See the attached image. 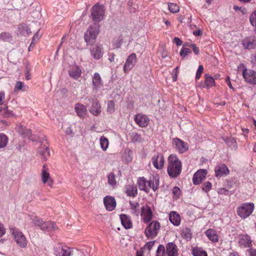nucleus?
I'll use <instances>...</instances> for the list:
<instances>
[{
  "label": "nucleus",
  "mask_w": 256,
  "mask_h": 256,
  "mask_svg": "<svg viewBox=\"0 0 256 256\" xmlns=\"http://www.w3.org/2000/svg\"><path fill=\"white\" fill-rule=\"evenodd\" d=\"M54 250L56 256H70L72 253L70 248L60 244L54 246Z\"/></svg>",
  "instance_id": "nucleus-11"
},
{
  "label": "nucleus",
  "mask_w": 256,
  "mask_h": 256,
  "mask_svg": "<svg viewBox=\"0 0 256 256\" xmlns=\"http://www.w3.org/2000/svg\"><path fill=\"white\" fill-rule=\"evenodd\" d=\"M244 48L251 50L256 48V38L254 36L246 38L242 42Z\"/></svg>",
  "instance_id": "nucleus-18"
},
{
  "label": "nucleus",
  "mask_w": 256,
  "mask_h": 256,
  "mask_svg": "<svg viewBox=\"0 0 256 256\" xmlns=\"http://www.w3.org/2000/svg\"><path fill=\"white\" fill-rule=\"evenodd\" d=\"M120 216L121 223L126 229L132 228V224L129 216L125 214H121Z\"/></svg>",
  "instance_id": "nucleus-25"
},
{
  "label": "nucleus",
  "mask_w": 256,
  "mask_h": 256,
  "mask_svg": "<svg viewBox=\"0 0 256 256\" xmlns=\"http://www.w3.org/2000/svg\"><path fill=\"white\" fill-rule=\"evenodd\" d=\"M174 41L177 46H181L182 44V40L178 37H175L174 39Z\"/></svg>",
  "instance_id": "nucleus-63"
},
{
  "label": "nucleus",
  "mask_w": 256,
  "mask_h": 256,
  "mask_svg": "<svg viewBox=\"0 0 256 256\" xmlns=\"http://www.w3.org/2000/svg\"><path fill=\"white\" fill-rule=\"evenodd\" d=\"M180 188L178 186H174L172 189V194L174 195V198H178L180 197Z\"/></svg>",
  "instance_id": "nucleus-53"
},
{
  "label": "nucleus",
  "mask_w": 256,
  "mask_h": 256,
  "mask_svg": "<svg viewBox=\"0 0 256 256\" xmlns=\"http://www.w3.org/2000/svg\"><path fill=\"white\" fill-rule=\"evenodd\" d=\"M155 244V240L148 242L146 243V244L144 245V247L146 248H147L148 250H150L154 246V244Z\"/></svg>",
  "instance_id": "nucleus-57"
},
{
  "label": "nucleus",
  "mask_w": 256,
  "mask_h": 256,
  "mask_svg": "<svg viewBox=\"0 0 256 256\" xmlns=\"http://www.w3.org/2000/svg\"><path fill=\"white\" fill-rule=\"evenodd\" d=\"M34 224L36 226H38L42 230H46L48 232H52L58 228L56 226L54 222H44L42 218H36L34 220Z\"/></svg>",
  "instance_id": "nucleus-6"
},
{
  "label": "nucleus",
  "mask_w": 256,
  "mask_h": 256,
  "mask_svg": "<svg viewBox=\"0 0 256 256\" xmlns=\"http://www.w3.org/2000/svg\"><path fill=\"white\" fill-rule=\"evenodd\" d=\"M182 170V164L176 154H171L168 158L167 172L172 178H177Z\"/></svg>",
  "instance_id": "nucleus-1"
},
{
  "label": "nucleus",
  "mask_w": 256,
  "mask_h": 256,
  "mask_svg": "<svg viewBox=\"0 0 256 256\" xmlns=\"http://www.w3.org/2000/svg\"><path fill=\"white\" fill-rule=\"evenodd\" d=\"M192 252L193 256H208L206 252L202 248H194Z\"/></svg>",
  "instance_id": "nucleus-36"
},
{
  "label": "nucleus",
  "mask_w": 256,
  "mask_h": 256,
  "mask_svg": "<svg viewBox=\"0 0 256 256\" xmlns=\"http://www.w3.org/2000/svg\"><path fill=\"white\" fill-rule=\"evenodd\" d=\"M86 100L92 105L90 108V112L94 116H99L101 113V106L100 104L96 98H88Z\"/></svg>",
  "instance_id": "nucleus-9"
},
{
  "label": "nucleus",
  "mask_w": 256,
  "mask_h": 256,
  "mask_svg": "<svg viewBox=\"0 0 256 256\" xmlns=\"http://www.w3.org/2000/svg\"><path fill=\"white\" fill-rule=\"evenodd\" d=\"M90 52L94 59L100 60L104 54L102 47L101 45L94 44L90 47Z\"/></svg>",
  "instance_id": "nucleus-14"
},
{
  "label": "nucleus",
  "mask_w": 256,
  "mask_h": 256,
  "mask_svg": "<svg viewBox=\"0 0 256 256\" xmlns=\"http://www.w3.org/2000/svg\"><path fill=\"white\" fill-rule=\"evenodd\" d=\"M100 144L102 150L106 151L108 146V139L104 136H101L100 138Z\"/></svg>",
  "instance_id": "nucleus-42"
},
{
  "label": "nucleus",
  "mask_w": 256,
  "mask_h": 256,
  "mask_svg": "<svg viewBox=\"0 0 256 256\" xmlns=\"http://www.w3.org/2000/svg\"><path fill=\"white\" fill-rule=\"evenodd\" d=\"M250 256H256V250L254 248H251L249 250Z\"/></svg>",
  "instance_id": "nucleus-64"
},
{
  "label": "nucleus",
  "mask_w": 256,
  "mask_h": 256,
  "mask_svg": "<svg viewBox=\"0 0 256 256\" xmlns=\"http://www.w3.org/2000/svg\"><path fill=\"white\" fill-rule=\"evenodd\" d=\"M253 203H244L237 208V213L239 216L242 218H246L249 216L254 210Z\"/></svg>",
  "instance_id": "nucleus-3"
},
{
  "label": "nucleus",
  "mask_w": 256,
  "mask_h": 256,
  "mask_svg": "<svg viewBox=\"0 0 256 256\" xmlns=\"http://www.w3.org/2000/svg\"><path fill=\"white\" fill-rule=\"evenodd\" d=\"M0 40L5 42H9L12 40V36L8 32H2L0 34Z\"/></svg>",
  "instance_id": "nucleus-39"
},
{
  "label": "nucleus",
  "mask_w": 256,
  "mask_h": 256,
  "mask_svg": "<svg viewBox=\"0 0 256 256\" xmlns=\"http://www.w3.org/2000/svg\"><path fill=\"white\" fill-rule=\"evenodd\" d=\"M250 21L252 26H256V10L250 16Z\"/></svg>",
  "instance_id": "nucleus-54"
},
{
  "label": "nucleus",
  "mask_w": 256,
  "mask_h": 256,
  "mask_svg": "<svg viewBox=\"0 0 256 256\" xmlns=\"http://www.w3.org/2000/svg\"><path fill=\"white\" fill-rule=\"evenodd\" d=\"M205 234L212 242H216L218 241V236L214 230L209 228L205 232Z\"/></svg>",
  "instance_id": "nucleus-28"
},
{
  "label": "nucleus",
  "mask_w": 256,
  "mask_h": 256,
  "mask_svg": "<svg viewBox=\"0 0 256 256\" xmlns=\"http://www.w3.org/2000/svg\"><path fill=\"white\" fill-rule=\"evenodd\" d=\"M152 190L154 192H156L158 188V186L160 184V178L158 176H152Z\"/></svg>",
  "instance_id": "nucleus-46"
},
{
  "label": "nucleus",
  "mask_w": 256,
  "mask_h": 256,
  "mask_svg": "<svg viewBox=\"0 0 256 256\" xmlns=\"http://www.w3.org/2000/svg\"><path fill=\"white\" fill-rule=\"evenodd\" d=\"M131 137H132V141L134 142H140L144 140V139L142 137L141 134H138V133L133 132L132 134Z\"/></svg>",
  "instance_id": "nucleus-48"
},
{
  "label": "nucleus",
  "mask_w": 256,
  "mask_h": 256,
  "mask_svg": "<svg viewBox=\"0 0 256 256\" xmlns=\"http://www.w3.org/2000/svg\"><path fill=\"white\" fill-rule=\"evenodd\" d=\"M74 110L79 117L82 118L86 117L87 113L86 106L80 103H77L74 106Z\"/></svg>",
  "instance_id": "nucleus-23"
},
{
  "label": "nucleus",
  "mask_w": 256,
  "mask_h": 256,
  "mask_svg": "<svg viewBox=\"0 0 256 256\" xmlns=\"http://www.w3.org/2000/svg\"><path fill=\"white\" fill-rule=\"evenodd\" d=\"M24 87V84L21 82H16L15 88L18 90H24L23 88Z\"/></svg>",
  "instance_id": "nucleus-58"
},
{
  "label": "nucleus",
  "mask_w": 256,
  "mask_h": 256,
  "mask_svg": "<svg viewBox=\"0 0 256 256\" xmlns=\"http://www.w3.org/2000/svg\"><path fill=\"white\" fill-rule=\"evenodd\" d=\"M203 70H204L203 66L202 65H200L198 66V70L196 71V80H198L200 78L201 74H202V72H203Z\"/></svg>",
  "instance_id": "nucleus-55"
},
{
  "label": "nucleus",
  "mask_w": 256,
  "mask_h": 256,
  "mask_svg": "<svg viewBox=\"0 0 256 256\" xmlns=\"http://www.w3.org/2000/svg\"><path fill=\"white\" fill-rule=\"evenodd\" d=\"M141 216L144 223H149L152 218V212L150 207L148 205L144 206L141 209Z\"/></svg>",
  "instance_id": "nucleus-16"
},
{
  "label": "nucleus",
  "mask_w": 256,
  "mask_h": 256,
  "mask_svg": "<svg viewBox=\"0 0 256 256\" xmlns=\"http://www.w3.org/2000/svg\"><path fill=\"white\" fill-rule=\"evenodd\" d=\"M215 176L217 178L225 176L229 174V170L224 164H219L214 168Z\"/></svg>",
  "instance_id": "nucleus-19"
},
{
  "label": "nucleus",
  "mask_w": 256,
  "mask_h": 256,
  "mask_svg": "<svg viewBox=\"0 0 256 256\" xmlns=\"http://www.w3.org/2000/svg\"><path fill=\"white\" fill-rule=\"evenodd\" d=\"M242 76L246 82L250 84H256V72L244 69L242 70Z\"/></svg>",
  "instance_id": "nucleus-13"
},
{
  "label": "nucleus",
  "mask_w": 256,
  "mask_h": 256,
  "mask_svg": "<svg viewBox=\"0 0 256 256\" xmlns=\"http://www.w3.org/2000/svg\"><path fill=\"white\" fill-rule=\"evenodd\" d=\"M205 84L207 88L214 86L215 84L214 80L213 78L208 74H205Z\"/></svg>",
  "instance_id": "nucleus-38"
},
{
  "label": "nucleus",
  "mask_w": 256,
  "mask_h": 256,
  "mask_svg": "<svg viewBox=\"0 0 256 256\" xmlns=\"http://www.w3.org/2000/svg\"><path fill=\"white\" fill-rule=\"evenodd\" d=\"M207 170L204 169H200L198 170L194 174L192 178V182L194 184L198 185L205 180Z\"/></svg>",
  "instance_id": "nucleus-15"
},
{
  "label": "nucleus",
  "mask_w": 256,
  "mask_h": 256,
  "mask_svg": "<svg viewBox=\"0 0 256 256\" xmlns=\"http://www.w3.org/2000/svg\"><path fill=\"white\" fill-rule=\"evenodd\" d=\"M100 32V24L96 22L90 26L84 34L85 41L88 44L93 42Z\"/></svg>",
  "instance_id": "nucleus-2"
},
{
  "label": "nucleus",
  "mask_w": 256,
  "mask_h": 256,
  "mask_svg": "<svg viewBox=\"0 0 256 256\" xmlns=\"http://www.w3.org/2000/svg\"><path fill=\"white\" fill-rule=\"evenodd\" d=\"M126 193L129 196L135 197L138 194L137 188L134 184H128L126 187Z\"/></svg>",
  "instance_id": "nucleus-32"
},
{
  "label": "nucleus",
  "mask_w": 256,
  "mask_h": 256,
  "mask_svg": "<svg viewBox=\"0 0 256 256\" xmlns=\"http://www.w3.org/2000/svg\"><path fill=\"white\" fill-rule=\"evenodd\" d=\"M172 144L176 150L180 154H183L188 149V144L178 138H174Z\"/></svg>",
  "instance_id": "nucleus-8"
},
{
  "label": "nucleus",
  "mask_w": 256,
  "mask_h": 256,
  "mask_svg": "<svg viewBox=\"0 0 256 256\" xmlns=\"http://www.w3.org/2000/svg\"><path fill=\"white\" fill-rule=\"evenodd\" d=\"M238 244L240 246H242L244 248H250L252 246V240L250 236L248 234L240 235Z\"/></svg>",
  "instance_id": "nucleus-24"
},
{
  "label": "nucleus",
  "mask_w": 256,
  "mask_h": 256,
  "mask_svg": "<svg viewBox=\"0 0 256 256\" xmlns=\"http://www.w3.org/2000/svg\"><path fill=\"white\" fill-rule=\"evenodd\" d=\"M10 230L17 244L20 248H26L27 240L24 234L16 228H10Z\"/></svg>",
  "instance_id": "nucleus-4"
},
{
  "label": "nucleus",
  "mask_w": 256,
  "mask_h": 256,
  "mask_svg": "<svg viewBox=\"0 0 256 256\" xmlns=\"http://www.w3.org/2000/svg\"><path fill=\"white\" fill-rule=\"evenodd\" d=\"M18 32L21 35L26 36L31 33L30 29L25 24H22L18 26Z\"/></svg>",
  "instance_id": "nucleus-35"
},
{
  "label": "nucleus",
  "mask_w": 256,
  "mask_h": 256,
  "mask_svg": "<svg viewBox=\"0 0 256 256\" xmlns=\"http://www.w3.org/2000/svg\"><path fill=\"white\" fill-rule=\"evenodd\" d=\"M69 75L74 78H79L81 74V70L77 66H73L68 71Z\"/></svg>",
  "instance_id": "nucleus-33"
},
{
  "label": "nucleus",
  "mask_w": 256,
  "mask_h": 256,
  "mask_svg": "<svg viewBox=\"0 0 256 256\" xmlns=\"http://www.w3.org/2000/svg\"><path fill=\"white\" fill-rule=\"evenodd\" d=\"M104 203L106 208L108 211H112L114 210L116 205L115 198L112 196H106L104 197Z\"/></svg>",
  "instance_id": "nucleus-21"
},
{
  "label": "nucleus",
  "mask_w": 256,
  "mask_h": 256,
  "mask_svg": "<svg viewBox=\"0 0 256 256\" xmlns=\"http://www.w3.org/2000/svg\"><path fill=\"white\" fill-rule=\"evenodd\" d=\"M168 10L172 13L178 12L180 10L179 6L174 3H168Z\"/></svg>",
  "instance_id": "nucleus-45"
},
{
  "label": "nucleus",
  "mask_w": 256,
  "mask_h": 256,
  "mask_svg": "<svg viewBox=\"0 0 256 256\" xmlns=\"http://www.w3.org/2000/svg\"><path fill=\"white\" fill-rule=\"evenodd\" d=\"M105 10L103 6L95 4L92 8L91 16L93 20L97 22L104 18Z\"/></svg>",
  "instance_id": "nucleus-7"
},
{
  "label": "nucleus",
  "mask_w": 256,
  "mask_h": 256,
  "mask_svg": "<svg viewBox=\"0 0 256 256\" xmlns=\"http://www.w3.org/2000/svg\"><path fill=\"white\" fill-rule=\"evenodd\" d=\"M8 142L7 136L4 134H0V148H5Z\"/></svg>",
  "instance_id": "nucleus-43"
},
{
  "label": "nucleus",
  "mask_w": 256,
  "mask_h": 256,
  "mask_svg": "<svg viewBox=\"0 0 256 256\" xmlns=\"http://www.w3.org/2000/svg\"><path fill=\"white\" fill-rule=\"evenodd\" d=\"M169 220L176 226L180 224L181 218L180 215L176 212H171L169 214Z\"/></svg>",
  "instance_id": "nucleus-27"
},
{
  "label": "nucleus",
  "mask_w": 256,
  "mask_h": 256,
  "mask_svg": "<svg viewBox=\"0 0 256 256\" xmlns=\"http://www.w3.org/2000/svg\"><path fill=\"white\" fill-rule=\"evenodd\" d=\"M130 206L132 213L136 216H138L140 213L139 204L138 202H133L132 201H130Z\"/></svg>",
  "instance_id": "nucleus-37"
},
{
  "label": "nucleus",
  "mask_w": 256,
  "mask_h": 256,
  "mask_svg": "<svg viewBox=\"0 0 256 256\" xmlns=\"http://www.w3.org/2000/svg\"><path fill=\"white\" fill-rule=\"evenodd\" d=\"M166 254L164 246L162 244H160L156 252V256H166Z\"/></svg>",
  "instance_id": "nucleus-47"
},
{
  "label": "nucleus",
  "mask_w": 256,
  "mask_h": 256,
  "mask_svg": "<svg viewBox=\"0 0 256 256\" xmlns=\"http://www.w3.org/2000/svg\"><path fill=\"white\" fill-rule=\"evenodd\" d=\"M137 183H138V185L139 188V189L140 190L144 191L146 192H148V190L146 186L147 181H146V178H144V177L138 178V180Z\"/></svg>",
  "instance_id": "nucleus-34"
},
{
  "label": "nucleus",
  "mask_w": 256,
  "mask_h": 256,
  "mask_svg": "<svg viewBox=\"0 0 256 256\" xmlns=\"http://www.w3.org/2000/svg\"><path fill=\"white\" fill-rule=\"evenodd\" d=\"M190 47L191 48L194 52L196 54H199L200 50L199 48L196 46L195 44H192L190 46Z\"/></svg>",
  "instance_id": "nucleus-59"
},
{
  "label": "nucleus",
  "mask_w": 256,
  "mask_h": 256,
  "mask_svg": "<svg viewBox=\"0 0 256 256\" xmlns=\"http://www.w3.org/2000/svg\"><path fill=\"white\" fill-rule=\"evenodd\" d=\"M134 120L142 128L147 126L150 122V119L148 116L142 114H136Z\"/></svg>",
  "instance_id": "nucleus-17"
},
{
  "label": "nucleus",
  "mask_w": 256,
  "mask_h": 256,
  "mask_svg": "<svg viewBox=\"0 0 256 256\" xmlns=\"http://www.w3.org/2000/svg\"><path fill=\"white\" fill-rule=\"evenodd\" d=\"M17 128L19 133L20 134L22 135L24 138H27L28 140H32V132L30 130L24 129L21 125L18 126Z\"/></svg>",
  "instance_id": "nucleus-31"
},
{
  "label": "nucleus",
  "mask_w": 256,
  "mask_h": 256,
  "mask_svg": "<svg viewBox=\"0 0 256 256\" xmlns=\"http://www.w3.org/2000/svg\"><path fill=\"white\" fill-rule=\"evenodd\" d=\"M92 85L94 89L101 88L103 86L102 78L98 72H95L92 76Z\"/></svg>",
  "instance_id": "nucleus-29"
},
{
  "label": "nucleus",
  "mask_w": 256,
  "mask_h": 256,
  "mask_svg": "<svg viewBox=\"0 0 256 256\" xmlns=\"http://www.w3.org/2000/svg\"><path fill=\"white\" fill-rule=\"evenodd\" d=\"M107 105V111L110 114L113 113L115 110L114 104V102L112 100L108 101Z\"/></svg>",
  "instance_id": "nucleus-50"
},
{
  "label": "nucleus",
  "mask_w": 256,
  "mask_h": 256,
  "mask_svg": "<svg viewBox=\"0 0 256 256\" xmlns=\"http://www.w3.org/2000/svg\"><path fill=\"white\" fill-rule=\"evenodd\" d=\"M5 98V94L4 92H0V106H2L4 104V100Z\"/></svg>",
  "instance_id": "nucleus-61"
},
{
  "label": "nucleus",
  "mask_w": 256,
  "mask_h": 256,
  "mask_svg": "<svg viewBox=\"0 0 256 256\" xmlns=\"http://www.w3.org/2000/svg\"><path fill=\"white\" fill-rule=\"evenodd\" d=\"M0 114L6 118H12L15 116L12 111L8 110V106L6 104L4 105V108L0 106Z\"/></svg>",
  "instance_id": "nucleus-30"
},
{
  "label": "nucleus",
  "mask_w": 256,
  "mask_h": 256,
  "mask_svg": "<svg viewBox=\"0 0 256 256\" xmlns=\"http://www.w3.org/2000/svg\"><path fill=\"white\" fill-rule=\"evenodd\" d=\"M226 82L228 86V87L230 89L232 90L233 91H234V88L232 86V84L231 82L230 81V77L229 76H228L226 77Z\"/></svg>",
  "instance_id": "nucleus-62"
},
{
  "label": "nucleus",
  "mask_w": 256,
  "mask_h": 256,
  "mask_svg": "<svg viewBox=\"0 0 256 256\" xmlns=\"http://www.w3.org/2000/svg\"><path fill=\"white\" fill-rule=\"evenodd\" d=\"M152 162L154 166L158 170H161L164 166V157L162 154L156 153L152 158Z\"/></svg>",
  "instance_id": "nucleus-12"
},
{
  "label": "nucleus",
  "mask_w": 256,
  "mask_h": 256,
  "mask_svg": "<svg viewBox=\"0 0 256 256\" xmlns=\"http://www.w3.org/2000/svg\"><path fill=\"white\" fill-rule=\"evenodd\" d=\"M182 236L187 240H190L192 238V232L190 228H183L182 230Z\"/></svg>",
  "instance_id": "nucleus-41"
},
{
  "label": "nucleus",
  "mask_w": 256,
  "mask_h": 256,
  "mask_svg": "<svg viewBox=\"0 0 256 256\" xmlns=\"http://www.w3.org/2000/svg\"><path fill=\"white\" fill-rule=\"evenodd\" d=\"M222 139L228 146L235 147L236 146V142L234 138L224 137Z\"/></svg>",
  "instance_id": "nucleus-44"
},
{
  "label": "nucleus",
  "mask_w": 256,
  "mask_h": 256,
  "mask_svg": "<svg viewBox=\"0 0 256 256\" xmlns=\"http://www.w3.org/2000/svg\"><path fill=\"white\" fill-rule=\"evenodd\" d=\"M137 58L135 53L131 54L126 58L124 66V71L126 74L131 70L136 63Z\"/></svg>",
  "instance_id": "nucleus-10"
},
{
  "label": "nucleus",
  "mask_w": 256,
  "mask_h": 256,
  "mask_svg": "<svg viewBox=\"0 0 256 256\" xmlns=\"http://www.w3.org/2000/svg\"><path fill=\"white\" fill-rule=\"evenodd\" d=\"M38 152L42 160L46 161L50 156V151L48 147L45 144H41L38 149Z\"/></svg>",
  "instance_id": "nucleus-26"
},
{
  "label": "nucleus",
  "mask_w": 256,
  "mask_h": 256,
  "mask_svg": "<svg viewBox=\"0 0 256 256\" xmlns=\"http://www.w3.org/2000/svg\"><path fill=\"white\" fill-rule=\"evenodd\" d=\"M160 228V222L158 221H152L145 229L144 234L146 236L152 239L157 236Z\"/></svg>",
  "instance_id": "nucleus-5"
},
{
  "label": "nucleus",
  "mask_w": 256,
  "mask_h": 256,
  "mask_svg": "<svg viewBox=\"0 0 256 256\" xmlns=\"http://www.w3.org/2000/svg\"><path fill=\"white\" fill-rule=\"evenodd\" d=\"M36 34H34V36H33L32 41L30 44V46L28 47V50L30 51L31 49L33 48L34 45L35 44V40H36Z\"/></svg>",
  "instance_id": "nucleus-60"
},
{
  "label": "nucleus",
  "mask_w": 256,
  "mask_h": 256,
  "mask_svg": "<svg viewBox=\"0 0 256 256\" xmlns=\"http://www.w3.org/2000/svg\"><path fill=\"white\" fill-rule=\"evenodd\" d=\"M178 248L174 242H168L166 246V253L168 256H178Z\"/></svg>",
  "instance_id": "nucleus-22"
},
{
  "label": "nucleus",
  "mask_w": 256,
  "mask_h": 256,
  "mask_svg": "<svg viewBox=\"0 0 256 256\" xmlns=\"http://www.w3.org/2000/svg\"><path fill=\"white\" fill-rule=\"evenodd\" d=\"M108 184L114 188L116 185V176L112 172L110 174L108 177Z\"/></svg>",
  "instance_id": "nucleus-40"
},
{
  "label": "nucleus",
  "mask_w": 256,
  "mask_h": 256,
  "mask_svg": "<svg viewBox=\"0 0 256 256\" xmlns=\"http://www.w3.org/2000/svg\"><path fill=\"white\" fill-rule=\"evenodd\" d=\"M212 187V183L210 182H206L202 185V190L206 192H208L211 190Z\"/></svg>",
  "instance_id": "nucleus-49"
},
{
  "label": "nucleus",
  "mask_w": 256,
  "mask_h": 256,
  "mask_svg": "<svg viewBox=\"0 0 256 256\" xmlns=\"http://www.w3.org/2000/svg\"><path fill=\"white\" fill-rule=\"evenodd\" d=\"M191 50L190 48H182L180 50V54L182 58H184L189 54L191 53Z\"/></svg>",
  "instance_id": "nucleus-51"
},
{
  "label": "nucleus",
  "mask_w": 256,
  "mask_h": 256,
  "mask_svg": "<svg viewBox=\"0 0 256 256\" xmlns=\"http://www.w3.org/2000/svg\"><path fill=\"white\" fill-rule=\"evenodd\" d=\"M42 180L44 184H47L49 186L52 187L54 180L50 176L46 164L43 166V168L42 172Z\"/></svg>",
  "instance_id": "nucleus-20"
},
{
  "label": "nucleus",
  "mask_w": 256,
  "mask_h": 256,
  "mask_svg": "<svg viewBox=\"0 0 256 256\" xmlns=\"http://www.w3.org/2000/svg\"><path fill=\"white\" fill-rule=\"evenodd\" d=\"M122 41V38L121 36H118L116 39L115 40L114 44L116 48H120L121 46Z\"/></svg>",
  "instance_id": "nucleus-56"
},
{
  "label": "nucleus",
  "mask_w": 256,
  "mask_h": 256,
  "mask_svg": "<svg viewBox=\"0 0 256 256\" xmlns=\"http://www.w3.org/2000/svg\"><path fill=\"white\" fill-rule=\"evenodd\" d=\"M6 232V229L4 227L2 224L0 222V242H4V240L2 239V237L5 234Z\"/></svg>",
  "instance_id": "nucleus-52"
}]
</instances>
